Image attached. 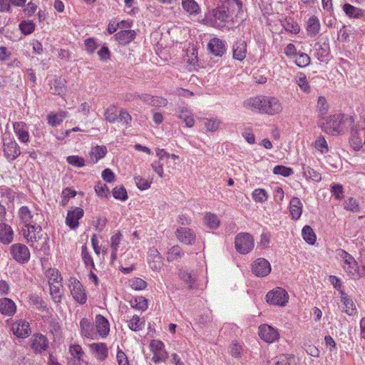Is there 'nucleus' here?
<instances>
[{"label":"nucleus","mask_w":365,"mask_h":365,"mask_svg":"<svg viewBox=\"0 0 365 365\" xmlns=\"http://www.w3.org/2000/svg\"><path fill=\"white\" fill-rule=\"evenodd\" d=\"M96 327L97 333L102 337L105 338L110 331V324L106 318L101 314H98L95 319Z\"/></svg>","instance_id":"nucleus-22"},{"label":"nucleus","mask_w":365,"mask_h":365,"mask_svg":"<svg viewBox=\"0 0 365 365\" xmlns=\"http://www.w3.org/2000/svg\"><path fill=\"white\" fill-rule=\"evenodd\" d=\"M80 327L82 336L86 338L93 339V336L96 334L93 325L87 318H83L81 320Z\"/></svg>","instance_id":"nucleus-30"},{"label":"nucleus","mask_w":365,"mask_h":365,"mask_svg":"<svg viewBox=\"0 0 365 365\" xmlns=\"http://www.w3.org/2000/svg\"><path fill=\"white\" fill-rule=\"evenodd\" d=\"M297 83L300 87V88L305 93L310 92V86L307 80V77L304 73H300L297 76Z\"/></svg>","instance_id":"nucleus-56"},{"label":"nucleus","mask_w":365,"mask_h":365,"mask_svg":"<svg viewBox=\"0 0 365 365\" xmlns=\"http://www.w3.org/2000/svg\"><path fill=\"white\" fill-rule=\"evenodd\" d=\"M175 236L177 239L181 242L187 245H192L194 244L196 235L195 232L188 227H180L175 231Z\"/></svg>","instance_id":"nucleus-10"},{"label":"nucleus","mask_w":365,"mask_h":365,"mask_svg":"<svg viewBox=\"0 0 365 365\" xmlns=\"http://www.w3.org/2000/svg\"><path fill=\"white\" fill-rule=\"evenodd\" d=\"M81 257L86 267L88 269H95L93 257L88 252L86 245H83L81 247Z\"/></svg>","instance_id":"nucleus-42"},{"label":"nucleus","mask_w":365,"mask_h":365,"mask_svg":"<svg viewBox=\"0 0 365 365\" xmlns=\"http://www.w3.org/2000/svg\"><path fill=\"white\" fill-rule=\"evenodd\" d=\"M205 222L210 229H217L220 226V221L217 216L213 213H207L205 216Z\"/></svg>","instance_id":"nucleus-46"},{"label":"nucleus","mask_w":365,"mask_h":365,"mask_svg":"<svg viewBox=\"0 0 365 365\" xmlns=\"http://www.w3.org/2000/svg\"><path fill=\"white\" fill-rule=\"evenodd\" d=\"M66 117L67 113L64 111L57 113H51L48 115V123L50 125L55 127L60 125Z\"/></svg>","instance_id":"nucleus-38"},{"label":"nucleus","mask_w":365,"mask_h":365,"mask_svg":"<svg viewBox=\"0 0 365 365\" xmlns=\"http://www.w3.org/2000/svg\"><path fill=\"white\" fill-rule=\"evenodd\" d=\"M344 208L354 212H357L359 211V203L357 202L356 200L354 199L353 197H350L345 201Z\"/></svg>","instance_id":"nucleus-60"},{"label":"nucleus","mask_w":365,"mask_h":365,"mask_svg":"<svg viewBox=\"0 0 365 365\" xmlns=\"http://www.w3.org/2000/svg\"><path fill=\"white\" fill-rule=\"evenodd\" d=\"M343 10L350 18L359 19L363 16V11L361 9L355 7L349 4H345L343 6Z\"/></svg>","instance_id":"nucleus-40"},{"label":"nucleus","mask_w":365,"mask_h":365,"mask_svg":"<svg viewBox=\"0 0 365 365\" xmlns=\"http://www.w3.org/2000/svg\"><path fill=\"white\" fill-rule=\"evenodd\" d=\"M90 348L93 351L96 359L101 361L105 360L108 357V348L104 343H93L90 344Z\"/></svg>","instance_id":"nucleus-28"},{"label":"nucleus","mask_w":365,"mask_h":365,"mask_svg":"<svg viewBox=\"0 0 365 365\" xmlns=\"http://www.w3.org/2000/svg\"><path fill=\"white\" fill-rule=\"evenodd\" d=\"M252 271L257 277H265L271 272L270 263L264 258H258L252 263Z\"/></svg>","instance_id":"nucleus-9"},{"label":"nucleus","mask_w":365,"mask_h":365,"mask_svg":"<svg viewBox=\"0 0 365 365\" xmlns=\"http://www.w3.org/2000/svg\"><path fill=\"white\" fill-rule=\"evenodd\" d=\"M247 55V43L240 39L234 43L232 46V57L234 59L242 61Z\"/></svg>","instance_id":"nucleus-21"},{"label":"nucleus","mask_w":365,"mask_h":365,"mask_svg":"<svg viewBox=\"0 0 365 365\" xmlns=\"http://www.w3.org/2000/svg\"><path fill=\"white\" fill-rule=\"evenodd\" d=\"M341 300L344 305V311L350 316L354 315L356 312V306L352 301L349 299L346 293L341 292Z\"/></svg>","instance_id":"nucleus-32"},{"label":"nucleus","mask_w":365,"mask_h":365,"mask_svg":"<svg viewBox=\"0 0 365 365\" xmlns=\"http://www.w3.org/2000/svg\"><path fill=\"white\" fill-rule=\"evenodd\" d=\"M137 187L141 190H147L150 187L151 181L141 178L140 176H136L134 178Z\"/></svg>","instance_id":"nucleus-62"},{"label":"nucleus","mask_w":365,"mask_h":365,"mask_svg":"<svg viewBox=\"0 0 365 365\" xmlns=\"http://www.w3.org/2000/svg\"><path fill=\"white\" fill-rule=\"evenodd\" d=\"M95 191L99 197H106L109 193V189L105 183L99 182L95 186Z\"/></svg>","instance_id":"nucleus-63"},{"label":"nucleus","mask_w":365,"mask_h":365,"mask_svg":"<svg viewBox=\"0 0 365 365\" xmlns=\"http://www.w3.org/2000/svg\"><path fill=\"white\" fill-rule=\"evenodd\" d=\"M282 26L288 32L297 34L300 31L299 24L292 18H286L282 21Z\"/></svg>","instance_id":"nucleus-35"},{"label":"nucleus","mask_w":365,"mask_h":365,"mask_svg":"<svg viewBox=\"0 0 365 365\" xmlns=\"http://www.w3.org/2000/svg\"><path fill=\"white\" fill-rule=\"evenodd\" d=\"M76 195V192L71 188H66L62 191L61 193V200L60 202V205L63 207L66 206L69 199L71 197H74Z\"/></svg>","instance_id":"nucleus-52"},{"label":"nucleus","mask_w":365,"mask_h":365,"mask_svg":"<svg viewBox=\"0 0 365 365\" xmlns=\"http://www.w3.org/2000/svg\"><path fill=\"white\" fill-rule=\"evenodd\" d=\"M4 153L9 161L14 160L21 154L20 148L17 143L11 138H4Z\"/></svg>","instance_id":"nucleus-8"},{"label":"nucleus","mask_w":365,"mask_h":365,"mask_svg":"<svg viewBox=\"0 0 365 365\" xmlns=\"http://www.w3.org/2000/svg\"><path fill=\"white\" fill-rule=\"evenodd\" d=\"M212 14L215 20L220 21V22H225L227 21L229 14L228 11L225 8L218 7L212 10Z\"/></svg>","instance_id":"nucleus-49"},{"label":"nucleus","mask_w":365,"mask_h":365,"mask_svg":"<svg viewBox=\"0 0 365 365\" xmlns=\"http://www.w3.org/2000/svg\"><path fill=\"white\" fill-rule=\"evenodd\" d=\"M145 327V321L138 316L134 315L128 322V327L135 331L142 330Z\"/></svg>","instance_id":"nucleus-45"},{"label":"nucleus","mask_w":365,"mask_h":365,"mask_svg":"<svg viewBox=\"0 0 365 365\" xmlns=\"http://www.w3.org/2000/svg\"><path fill=\"white\" fill-rule=\"evenodd\" d=\"M273 173L275 175H281L284 177H288L293 173V170L292 168L284 165H277L274 168Z\"/></svg>","instance_id":"nucleus-59"},{"label":"nucleus","mask_w":365,"mask_h":365,"mask_svg":"<svg viewBox=\"0 0 365 365\" xmlns=\"http://www.w3.org/2000/svg\"><path fill=\"white\" fill-rule=\"evenodd\" d=\"M14 231L11 227L6 223L0 222V242L8 245L13 241Z\"/></svg>","instance_id":"nucleus-23"},{"label":"nucleus","mask_w":365,"mask_h":365,"mask_svg":"<svg viewBox=\"0 0 365 365\" xmlns=\"http://www.w3.org/2000/svg\"><path fill=\"white\" fill-rule=\"evenodd\" d=\"M148 262L153 271H159L161 269L162 257L156 248L152 247L149 250Z\"/></svg>","instance_id":"nucleus-19"},{"label":"nucleus","mask_w":365,"mask_h":365,"mask_svg":"<svg viewBox=\"0 0 365 365\" xmlns=\"http://www.w3.org/2000/svg\"><path fill=\"white\" fill-rule=\"evenodd\" d=\"M14 334L20 338H26L31 334L30 325L24 319H19L12 324Z\"/></svg>","instance_id":"nucleus-17"},{"label":"nucleus","mask_w":365,"mask_h":365,"mask_svg":"<svg viewBox=\"0 0 365 365\" xmlns=\"http://www.w3.org/2000/svg\"><path fill=\"white\" fill-rule=\"evenodd\" d=\"M132 307L142 311H145L148 308V301L143 297L135 299L134 303L132 302Z\"/></svg>","instance_id":"nucleus-61"},{"label":"nucleus","mask_w":365,"mask_h":365,"mask_svg":"<svg viewBox=\"0 0 365 365\" xmlns=\"http://www.w3.org/2000/svg\"><path fill=\"white\" fill-rule=\"evenodd\" d=\"M107 153V148L106 146H95L89 153L88 163L94 164L96 163L100 159L105 157Z\"/></svg>","instance_id":"nucleus-26"},{"label":"nucleus","mask_w":365,"mask_h":365,"mask_svg":"<svg viewBox=\"0 0 365 365\" xmlns=\"http://www.w3.org/2000/svg\"><path fill=\"white\" fill-rule=\"evenodd\" d=\"M46 276L48 278L49 285L52 284H56L57 282H61L62 277L58 269L54 268H49L46 272Z\"/></svg>","instance_id":"nucleus-43"},{"label":"nucleus","mask_w":365,"mask_h":365,"mask_svg":"<svg viewBox=\"0 0 365 365\" xmlns=\"http://www.w3.org/2000/svg\"><path fill=\"white\" fill-rule=\"evenodd\" d=\"M289 212L292 218L298 220L302 212V203L298 197H293L289 202Z\"/></svg>","instance_id":"nucleus-29"},{"label":"nucleus","mask_w":365,"mask_h":365,"mask_svg":"<svg viewBox=\"0 0 365 365\" xmlns=\"http://www.w3.org/2000/svg\"><path fill=\"white\" fill-rule=\"evenodd\" d=\"M303 173L307 178H309L316 182L321 180V174L309 166L307 168H304Z\"/></svg>","instance_id":"nucleus-53"},{"label":"nucleus","mask_w":365,"mask_h":365,"mask_svg":"<svg viewBox=\"0 0 365 365\" xmlns=\"http://www.w3.org/2000/svg\"><path fill=\"white\" fill-rule=\"evenodd\" d=\"M339 255L344 271L352 278H357L359 268L355 259L344 250H341Z\"/></svg>","instance_id":"nucleus-4"},{"label":"nucleus","mask_w":365,"mask_h":365,"mask_svg":"<svg viewBox=\"0 0 365 365\" xmlns=\"http://www.w3.org/2000/svg\"><path fill=\"white\" fill-rule=\"evenodd\" d=\"M113 195L115 199L126 200L128 195L125 188L123 186L115 187L113 190Z\"/></svg>","instance_id":"nucleus-57"},{"label":"nucleus","mask_w":365,"mask_h":365,"mask_svg":"<svg viewBox=\"0 0 365 365\" xmlns=\"http://www.w3.org/2000/svg\"><path fill=\"white\" fill-rule=\"evenodd\" d=\"M331 191L337 200H341L344 197V188L340 184H332Z\"/></svg>","instance_id":"nucleus-64"},{"label":"nucleus","mask_w":365,"mask_h":365,"mask_svg":"<svg viewBox=\"0 0 365 365\" xmlns=\"http://www.w3.org/2000/svg\"><path fill=\"white\" fill-rule=\"evenodd\" d=\"M71 293L74 299L80 303L85 304L86 302V294L81 283L78 280L71 282Z\"/></svg>","instance_id":"nucleus-18"},{"label":"nucleus","mask_w":365,"mask_h":365,"mask_svg":"<svg viewBox=\"0 0 365 365\" xmlns=\"http://www.w3.org/2000/svg\"><path fill=\"white\" fill-rule=\"evenodd\" d=\"M14 130L19 140L26 143L29 140V135L26 125L24 122H16L14 123Z\"/></svg>","instance_id":"nucleus-25"},{"label":"nucleus","mask_w":365,"mask_h":365,"mask_svg":"<svg viewBox=\"0 0 365 365\" xmlns=\"http://www.w3.org/2000/svg\"><path fill=\"white\" fill-rule=\"evenodd\" d=\"M255 246V240L252 235L248 232H240L235 239V247L236 250L242 254L246 255L250 252Z\"/></svg>","instance_id":"nucleus-3"},{"label":"nucleus","mask_w":365,"mask_h":365,"mask_svg":"<svg viewBox=\"0 0 365 365\" xmlns=\"http://www.w3.org/2000/svg\"><path fill=\"white\" fill-rule=\"evenodd\" d=\"M16 310V304L11 299L9 298L0 299V312L2 314L11 316L15 314Z\"/></svg>","instance_id":"nucleus-24"},{"label":"nucleus","mask_w":365,"mask_h":365,"mask_svg":"<svg viewBox=\"0 0 365 365\" xmlns=\"http://www.w3.org/2000/svg\"><path fill=\"white\" fill-rule=\"evenodd\" d=\"M135 36L133 30H122L115 34L116 40L121 44H126L132 41Z\"/></svg>","instance_id":"nucleus-33"},{"label":"nucleus","mask_w":365,"mask_h":365,"mask_svg":"<svg viewBox=\"0 0 365 365\" xmlns=\"http://www.w3.org/2000/svg\"><path fill=\"white\" fill-rule=\"evenodd\" d=\"M306 29L309 36H316L320 31V22L319 19L315 16H311L307 22Z\"/></svg>","instance_id":"nucleus-27"},{"label":"nucleus","mask_w":365,"mask_h":365,"mask_svg":"<svg viewBox=\"0 0 365 365\" xmlns=\"http://www.w3.org/2000/svg\"><path fill=\"white\" fill-rule=\"evenodd\" d=\"M42 229L37 222L26 225L22 228V234L28 242H36L40 239L39 234Z\"/></svg>","instance_id":"nucleus-12"},{"label":"nucleus","mask_w":365,"mask_h":365,"mask_svg":"<svg viewBox=\"0 0 365 365\" xmlns=\"http://www.w3.org/2000/svg\"><path fill=\"white\" fill-rule=\"evenodd\" d=\"M207 49L214 56L221 57L227 51L226 43L218 38H212L207 43Z\"/></svg>","instance_id":"nucleus-14"},{"label":"nucleus","mask_w":365,"mask_h":365,"mask_svg":"<svg viewBox=\"0 0 365 365\" xmlns=\"http://www.w3.org/2000/svg\"><path fill=\"white\" fill-rule=\"evenodd\" d=\"M18 217L21 222L24 225H29L37 222L40 215L31 210L27 206H22L18 211Z\"/></svg>","instance_id":"nucleus-11"},{"label":"nucleus","mask_w":365,"mask_h":365,"mask_svg":"<svg viewBox=\"0 0 365 365\" xmlns=\"http://www.w3.org/2000/svg\"><path fill=\"white\" fill-rule=\"evenodd\" d=\"M243 106L252 111L271 115L279 114L283 110L282 104L277 98L266 96L250 98L243 102Z\"/></svg>","instance_id":"nucleus-1"},{"label":"nucleus","mask_w":365,"mask_h":365,"mask_svg":"<svg viewBox=\"0 0 365 365\" xmlns=\"http://www.w3.org/2000/svg\"><path fill=\"white\" fill-rule=\"evenodd\" d=\"M182 6L190 14H197L200 11V6L195 0H182Z\"/></svg>","instance_id":"nucleus-36"},{"label":"nucleus","mask_w":365,"mask_h":365,"mask_svg":"<svg viewBox=\"0 0 365 365\" xmlns=\"http://www.w3.org/2000/svg\"><path fill=\"white\" fill-rule=\"evenodd\" d=\"M67 162L77 168H82L85 165V160L83 158L78 155H70L67 157Z\"/></svg>","instance_id":"nucleus-58"},{"label":"nucleus","mask_w":365,"mask_h":365,"mask_svg":"<svg viewBox=\"0 0 365 365\" xmlns=\"http://www.w3.org/2000/svg\"><path fill=\"white\" fill-rule=\"evenodd\" d=\"M314 147L322 153H327L329 151L328 143L323 135H319L315 140Z\"/></svg>","instance_id":"nucleus-50"},{"label":"nucleus","mask_w":365,"mask_h":365,"mask_svg":"<svg viewBox=\"0 0 365 365\" xmlns=\"http://www.w3.org/2000/svg\"><path fill=\"white\" fill-rule=\"evenodd\" d=\"M31 347L36 353H42L48 347L47 338L41 334H36L30 339Z\"/></svg>","instance_id":"nucleus-15"},{"label":"nucleus","mask_w":365,"mask_h":365,"mask_svg":"<svg viewBox=\"0 0 365 365\" xmlns=\"http://www.w3.org/2000/svg\"><path fill=\"white\" fill-rule=\"evenodd\" d=\"M302 235L304 240L310 245H314L316 242V235L314 232L312 228L309 225H305L302 230Z\"/></svg>","instance_id":"nucleus-44"},{"label":"nucleus","mask_w":365,"mask_h":365,"mask_svg":"<svg viewBox=\"0 0 365 365\" xmlns=\"http://www.w3.org/2000/svg\"><path fill=\"white\" fill-rule=\"evenodd\" d=\"M84 211L82 208L76 207L69 210L66 217V224L72 230H76L78 225V220L83 217Z\"/></svg>","instance_id":"nucleus-13"},{"label":"nucleus","mask_w":365,"mask_h":365,"mask_svg":"<svg viewBox=\"0 0 365 365\" xmlns=\"http://www.w3.org/2000/svg\"><path fill=\"white\" fill-rule=\"evenodd\" d=\"M252 198L256 202H264L268 199V194L264 189L257 188L255 189L252 193Z\"/></svg>","instance_id":"nucleus-48"},{"label":"nucleus","mask_w":365,"mask_h":365,"mask_svg":"<svg viewBox=\"0 0 365 365\" xmlns=\"http://www.w3.org/2000/svg\"><path fill=\"white\" fill-rule=\"evenodd\" d=\"M104 118L106 121L113 123L118 119L117 108L115 106H110L104 111Z\"/></svg>","instance_id":"nucleus-47"},{"label":"nucleus","mask_w":365,"mask_h":365,"mask_svg":"<svg viewBox=\"0 0 365 365\" xmlns=\"http://www.w3.org/2000/svg\"><path fill=\"white\" fill-rule=\"evenodd\" d=\"M19 29L25 34H31L35 29V24L31 21H24L20 23Z\"/></svg>","instance_id":"nucleus-54"},{"label":"nucleus","mask_w":365,"mask_h":365,"mask_svg":"<svg viewBox=\"0 0 365 365\" xmlns=\"http://www.w3.org/2000/svg\"><path fill=\"white\" fill-rule=\"evenodd\" d=\"M129 286L135 290H143L147 287L145 281L141 278L134 277L128 281Z\"/></svg>","instance_id":"nucleus-51"},{"label":"nucleus","mask_w":365,"mask_h":365,"mask_svg":"<svg viewBox=\"0 0 365 365\" xmlns=\"http://www.w3.org/2000/svg\"><path fill=\"white\" fill-rule=\"evenodd\" d=\"M49 287H50V294H51L53 300L56 303L60 302L61 300V297L63 295L62 283L57 282L56 284H50Z\"/></svg>","instance_id":"nucleus-37"},{"label":"nucleus","mask_w":365,"mask_h":365,"mask_svg":"<svg viewBox=\"0 0 365 365\" xmlns=\"http://www.w3.org/2000/svg\"><path fill=\"white\" fill-rule=\"evenodd\" d=\"M178 277L188 286L190 289L194 288L196 279L192 272H189L184 269H180L178 272Z\"/></svg>","instance_id":"nucleus-31"},{"label":"nucleus","mask_w":365,"mask_h":365,"mask_svg":"<svg viewBox=\"0 0 365 365\" xmlns=\"http://www.w3.org/2000/svg\"><path fill=\"white\" fill-rule=\"evenodd\" d=\"M311 58L305 53H299L295 59L296 64L299 67H305L310 63Z\"/></svg>","instance_id":"nucleus-55"},{"label":"nucleus","mask_w":365,"mask_h":365,"mask_svg":"<svg viewBox=\"0 0 365 365\" xmlns=\"http://www.w3.org/2000/svg\"><path fill=\"white\" fill-rule=\"evenodd\" d=\"M150 350L153 352L152 361L155 364L164 361L168 356V352L165 349L164 344L157 339H153L150 344Z\"/></svg>","instance_id":"nucleus-7"},{"label":"nucleus","mask_w":365,"mask_h":365,"mask_svg":"<svg viewBox=\"0 0 365 365\" xmlns=\"http://www.w3.org/2000/svg\"><path fill=\"white\" fill-rule=\"evenodd\" d=\"M203 123L207 132H215L220 126L221 121L217 118H203Z\"/></svg>","instance_id":"nucleus-41"},{"label":"nucleus","mask_w":365,"mask_h":365,"mask_svg":"<svg viewBox=\"0 0 365 365\" xmlns=\"http://www.w3.org/2000/svg\"><path fill=\"white\" fill-rule=\"evenodd\" d=\"M259 336L267 343H272L279 339L278 331L267 324H263L259 328Z\"/></svg>","instance_id":"nucleus-16"},{"label":"nucleus","mask_w":365,"mask_h":365,"mask_svg":"<svg viewBox=\"0 0 365 365\" xmlns=\"http://www.w3.org/2000/svg\"><path fill=\"white\" fill-rule=\"evenodd\" d=\"M289 295L287 291L281 287L269 292L266 295V301L270 304L284 307L288 302Z\"/></svg>","instance_id":"nucleus-5"},{"label":"nucleus","mask_w":365,"mask_h":365,"mask_svg":"<svg viewBox=\"0 0 365 365\" xmlns=\"http://www.w3.org/2000/svg\"><path fill=\"white\" fill-rule=\"evenodd\" d=\"M10 252L12 257L21 264L28 262L30 259L29 248L25 245L21 243L12 245L10 247Z\"/></svg>","instance_id":"nucleus-6"},{"label":"nucleus","mask_w":365,"mask_h":365,"mask_svg":"<svg viewBox=\"0 0 365 365\" xmlns=\"http://www.w3.org/2000/svg\"><path fill=\"white\" fill-rule=\"evenodd\" d=\"M66 81L61 78H55L51 83L50 91L53 94L61 95L65 92Z\"/></svg>","instance_id":"nucleus-34"},{"label":"nucleus","mask_w":365,"mask_h":365,"mask_svg":"<svg viewBox=\"0 0 365 365\" xmlns=\"http://www.w3.org/2000/svg\"><path fill=\"white\" fill-rule=\"evenodd\" d=\"M184 255L181 247L178 245H174L167 252V260L168 262H173L181 258Z\"/></svg>","instance_id":"nucleus-39"},{"label":"nucleus","mask_w":365,"mask_h":365,"mask_svg":"<svg viewBox=\"0 0 365 365\" xmlns=\"http://www.w3.org/2000/svg\"><path fill=\"white\" fill-rule=\"evenodd\" d=\"M354 123V118L351 116L336 114L329 117L324 128V131L331 135H339L343 134L349 126Z\"/></svg>","instance_id":"nucleus-2"},{"label":"nucleus","mask_w":365,"mask_h":365,"mask_svg":"<svg viewBox=\"0 0 365 365\" xmlns=\"http://www.w3.org/2000/svg\"><path fill=\"white\" fill-rule=\"evenodd\" d=\"M178 118L180 119L187 128H192L195 125L193 114L186 106H180L177 108Z\"/></svg>","instance_id":"nucleus-20"}]
</instances>
